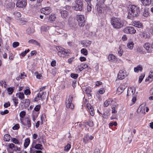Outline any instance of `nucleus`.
Returning <instances> with one entry per match:
<instances>
[{"mask_svg": "<svg viewBox=\"0 0 153 153\" xmlns=\"http://www.w3.org/2000/svg\"><path fill=\"white\" fill-rule=\"evenodd\" d=\"M140 12L139 7L136 5H133L130 6L128 10V17L132 19L134 17L138 16Z\"/></svg>", "mask_w": 153, "mask_h": 153, "instance_id": "1", "label": "nucleus"}, {"mask_svg": "<svg viewBox=\"0 0 153 153\" xmlns=\"http://www.w3.org/2000/svg\"><path fill=\"white\" fill-rule=\"evenodd\" d=\"M110 22L114 28L120 29L124 26V21L115 17H113L111 18Z\"/></svg>", "mask_w": 153, "mask_h": 153, "instance_id": "2", "label": "nucleus"}, {"mask_svg": "<svg viewBox=\"0 0 153 153\" xmlns=\"http://www.w3.org/2000/svg\"><path fill=\"white\" fill-rule=\"evenodd\" d=\"M75 5L74 6V9L76 11H82L83 7V4L82 0H76Z\"/></svg>", "mask_w": 153, "mask_h": 153, "instance_id": "3", "label": "nucleus"}, {"mask_svg": "<svg viewBox=\"0 0 153 153\" xmlns=\"http://www.w3.org/2000/svg\"><path fill=\"white\" fill-rule=\"evenodd\" d=\"M78 22L79 25L80 27H83L85 24V17L83 15H77L76 17Z\"/></svg>", "mask_w": 153, "mask_h": 153, "instance_id": "4", "label": "nucleus"}, {"mask_svg": "<svg viewBox=\"0 0 153 153\" xmlns=\"http://www.w3.org/2000/svg\"><path fill=\"white\" fill-rule=\"evenodd\" d=\"M73 98V95H70L69 96L68 98L66 100L65 104L67 108H70L72 109L74 108V105L72 103Z\"/></svg>", "mask_w": 153, "mask_h": 153, "instance_id": "5", "label": "nucleus"}, {"mask_svg": "<svg viewBox=\"0 0 153 153\" xmlns=\"http://www.w3.org/2000/svg\"><path fill=\"white\" fill-rule=\"evenodd\" d=\"M123 31L126 33L133 34L136 32V30L132 27H127L124 28Z\"/></svg>", "mask_w": 153, "mask_h": 153, "instance_id": "6", "label": "nucleus"}, {"mask_svg": "<svg viewBox=\"0 0 153 153\" xmlns=\"http://www.w3.org/2000/svg\"><path fill=\"white\" fill-rule=\"evenodd\" d=\"M26 4V0H18L16 6L19 7H25Z\"/></svg>", "mask_w": 153, "mask_h": 153, "instance_id": "7", "label": "nucleus"}, {"mask_svg": "<svg viewBox=\"0 0 153 153\" xmlns=\"http://www.w3.org/2000/svg\"><path fill=\"white\" fill-rule=\"evenodd\" d=\"M61 17L63 19H66L69 15L68 11L65 10H59Z\"/></svg>", "mask_w": 153, "mask_h": 153, "instance_id": "8", "label": "nucleus"}, {"mask_svg": "<svg viewBox=\"0 0 153 153\" xmlns=\"http://www.w3.org/2000/svg\"><path fill=\"white\" fill-rule=\"evenodd\" d=\"M141 38L146 39H149L150 37V33L145 31L141 32L139 34Z\"/></svg>", "mask_w": 153, "mask_h": 153, "instance_id": "9", "label": "nucleus"}, {"mask_svg": "<svg viewBox=\"0 0 153 153\" xmlns=\"http://www.w3.org/2000/svg\"><path fill=\"white\" fill-rule=\"evenodd\" d=\"M20 148L15 146L13 143H10V153H13V152L20 151Z\"/></svg>", "mask_w": 153, "mask_h": 153, "instance_id": "10", "label": "nucleus"}, {"mask_svg": "<svg viewBox=\"0 0 153 153\" xmlns=\"http://www.w3.org/2000/svg\"><path fill=\"white\" fill-rule=\"evenodd\" d=\"M150 44L149 43H146L143 45L144 48L149 53H151L152 51V49H153L151 46H150Z\"/></svg>", "mask_w": 153, "mask_h": 153, "instance_id": "11", "label": "nucleus"}, {"mask_svg": "<svg viewBox=\"0 0 153 153\" xmlns=\"http://www.w3.org/2000/svg\"><path fill=\"white\" fill-rule=\"evenodd\" d=\"M34 143V144H35V142H33V145L32 146V148H30V152H32V148H35L37 149H42L43 147L42 146V145L39 144H37L36 145H35L34 147L33 144Z\"/></svg>", "mask_w": 153, "mask_h": 153, "instance_id": "12", "label": "nucleus"}, {"mask_svg": "<svg viewBox=\"0 0 153 153\" xmlns=\"http://www.w3.org/2000/svg\"><path fill=\"white\" fill-rule=\"evenodd\" d=\"M126 75L125 72L122 70H120L117 76V78L120 79H122L125 78Z\"/></svg>", "mask_w": 153, "mask_h": 153, "instance_id": "13", "label": "nucleus"}, {"mask_svg": "<svg viewBox=\"0 0 153 153\" xmlns=\"http://www.w3.org/2000/svg\"><path fill=\"white\" fill-rule=\"evenodd\" d=\"M108 60L111 62H114L117 61L116 57L113 54H109L108 56Z\"/></svg>", "mask_w": 153, "mask_h": 153, "instance_id": "14", "label": "nucleus"}, {"mask_svg": "<svg viewBox=\"0 0 153 153\" xmlns=\"http://www.w3.org/2000/svg\"><path fill=\"white\" fill-rule=\"evenodd\" d=\"M125 88L124 85H121L119 86L117 90V92L118 94L122 93L125 89Z\"/></svg>", "mask_w": 153, "mask_h": 153, "instance_id": "15", "label": "nucleus"}, {"mask_svg": "<svg viewBox=\"0 0 153 153\" xmlns=\"http://www.w3.org/2000/svg\"><path fill=\"white\" fill-rule=\"evenodd\" d=\"M93 138L92 136H89L88 135H86L83 138L84 142L86 143L89 140H91Z\"/></svg>", "mask_w": 153, "mask_h": 153, "instance_id": "16", "label": "nucleus"}, {"mask_svg": "<svg viewBox=\"0 0 153 153\" xmlns=\"http://www.w3.org/2000/svg\"><path fill=\"white\" fill-rule=\"evenodd\" d=\"M28 43L30 44H32L36 45L38 46L39 47L40 46V45L39 43L36 40L33 39H30L28 41Z\"/></svg>", "mask_w": 153, "mask_h": 153, "instance_id": "17", "label": "nucleus"}, {"mask_svg": "<svg viewBox=\"0 0 153 153\" xmlns=\"http://www.w3.org/2000/svg\"><path fill=\"white\" fill-rule=\"evenodd\" d=\"M141 1L143 5L147 6L151 4V0H141Z\"/></svg>", "mask_w": 153, "mask_h": 153, "instance_id": "18", "label": "nucleus"}, {"mask_svg": "<svg viewBox=\"0 0 153 153\" xmlns=\"http://www.w3.org/2000/svg\"><path fill=\"white\" fill-rule=\"evenodd\" d=\"M135 90L132 89L131 87L128 88L127 91V96L133 95L135 93Z\"/></svg>", "mask_w": 153, "mask_h": 153, "instance_id": "19", "label": "nucleus"}, {"mask_svg": "<svg viewBox=\"0 0 153 153\" xmlns=\"http://www.w3.org/2000/svg\"><path fill=\"white\" fill-rule=\"evenodd\" d=\"M134 26L139 28H143V26L142 24L140 22H135L134 23Z\"/></svg>", "mask_w": 153, "mask_h": 153, "instance_id": "20", "label": "nucleus"}, {"mask_svg": "<svg viewBox=\"0 0 153 153\" xmlns=\"http://www.w3.org/2000/svg\"><path fill=\"white\" fill-rule=\"evenodd\" d=\"M65 49L63 50L62 51H61L60 52H58V55L60 57H64L66 56V54L68 53V52H67L65 51Z\"/></svg>", "mask_w": 153, "mask_h": 153, "instance_id": "21", "label": "nucleus"}, {"mask_svg": "<svg viewBox=\"0 0 153 153\" xmlns=\"http://www.w3.org/2000/svg\"><path fill=\"white\" fill-rule=\"evenodd\" d=\"M142 70L143 68L140 65H138L137 67H135L134 69V72L137 73H138L139 71H142Z\"/></svg>", "mask_w": 153, "mask_h": 153, "instance_id": "22", "label": "nucleus"}, {"mask_svg": "<svg viewBox=\"0 0 153 153\" xmlns=\"http://www.w3.org/2000/svg\"><path fill=\"white\" fill-rule=\"evenodd\" d=\"M41 94V93H38V94L36 97L34 99L35 101H36L39 100L41 98L42 100H43L45 99V98H44V97H42V94Z\"/></svg>", "mask_w": 153, "mask_h": 153, "instance_id": "23", "label": "nucleus"}, {"mask_svg": "<svg viewBox=\"0 0 153 153\" xmlns=\"http://www.w3.org/2000/svg\"><path fill=\"white\" fill-rule=\"evenodd\" d=\"M149 15V12L148 8H145L143 10V15L145 17H148Z\"/></svg>", "mask_w": 153, "mask_h": 153, "instance_id": "24", "label": "nucleus"}, {"mask_svg": "<svg viewBox=\"0 0 153 153\" xmlns=\"http://www.w3.org/2000/svg\"><path fill=\"white\" fill-rule=\"evenodd\" d=\"M96 7H97V10L99 13H102L103 12V8L101 6L100 4H98L96 6Z\"/></svg>", "mask_w": 153, "mask_h": 153, "instance_id": "25", "label": "nucleus"}, {"mask_svg": "<svg viewBox=\"0 0 153 153\" xmlns=\"http://www.w3.org/2000/svg\"><path fill=\"white\" fill-rule=\"evenodd\" d=\"M134 44L133 42H129L127 44V46L128 48L131 50L133 49Z\"/></svg>", "mask_w": 153, "mask_h": 153, "instance_id": "26", "label": "nucleus"}, {"mask_svg": "<svg viewBox=\"0 0 153 153\" xmlns=\"http://www.w3.org/2000/svg\"><path fill=\"white\" fill-rule=\"evenodd\" d=\"M16 95L22 100L24 99V95L23 92H19L17 93Z\"/></svg>", "mask_w": 153, "mask_h": 153, "instance_id": "27", "label": "nucleus"}, {"mask_svg": "<svg viewBox=\"0 0 153 153\" xmlns=\"http://www.w3.org/2000/svg\"><path fill=\"white\" fill-rule=\"evenodd\" d=\"M65 23H62L61 22H57L56 25V27H58L60 28H63L64 25Z\"/></svg>", "mask_w": 153, "mask_h": 153, "instance_id": "28", "label": "nucleus"}, {"mask_svg": "<svg viewBox=\"0 0 153 153\" xmlns=\"http://www.w3.org/2000/svg\"><path fill=\"white\" fill-rule=\"evenodd\" d=\"M30 140L28 138H26L25 140L24 144V146L25 148H27L29 145L30 143Z\"/></svg>", "mask_w": 153, "mask_h": 153, "instance_id": "29", "label": "nucleus"}, {"mask_svg": "<svg viewBox=\"0 0 153 153\" xmlns=\"http://www.w3.org/2000/svg\"><path fill=\"white\" fill-rule=\"evenodd\" d=\"M27 33L30 34L35 32V30L33 28L29 27L27 30Z\"/></svg>", "mask_w": 153, "mask_h": 153, "instance_id": "30", "label": "nucleus"}, {"mask_svg": "<svg viewBox=\"0 0 153 153\" xmlns=\"http://www.w3.org/2000/svg\"><path fill=\"white\" fill-rule=\"evenodd\" d=\"M49 29V27L46 25L42 26L41 27L42 30L43 31H47Z\"/></svg>", "mask_w": 153, "mask_h": 153, "instance_id": "31", "label": "nucleus"}, {"mask_svg": "<svg viewBox=\"0 0 153 153\" xmlns=\"http://www.w3.org/2000/svg\"><path fill=\"white\" fill-rule=\"evenodd\" d=\"M4 140L6 142H9L10 141V135L5 134L4 136Z\"/></svg>", "mask_w": 153, "mask_h": 153, "instance_id": "32", "label": "nucleus"}, {"mask_svg": "<svg viewBox=\"0 0 153 153\" xmlns=\"http://www.w3.org/2000/svg\"><path fill=\"white\" fill-rule=\"evenodd\" d=\"M87 107L90 111V114L92 116H94V109L91 106H88V105Z\"/></svg>", "mask_w": 153, "mask_h": 153, "instance_id": "33", "label": "nucleus"}, {"mask_svg": "<svg viewBox=\"0 0 153 153\" xmlns=\"http://www.w3.org/2000/svg\"><path fill=\"white\" fill-rule=\"evenodd\" d=\"M41 1H39L37 0V3L36 4H35L34 7L37 8H40L41 7Z\"/></svg>", "mask_w": 153, "mask_h": 153, "instance_id": "34", "label": "nucleus"}, {"mask_svg": "<svg viewBox=\"0 0 153 153\" xmlns=\"http://www.w3.org/2000/svg\"><path fill=\"white\" fill-rule=\"evenodd\" d=\"M11 141L15 144H19V141L16 138L11 137Z\"/></svg>", "mask_w": 153, "mask_h": 153, "instance_id": "35", "label": "nucleus"}, {"mask_svg": "<svg viewBox=\"0 0 153 153\" xmlns=\"http://www.w3.org/2000/svg\"><path fill=\"white\" fill-rule=\"evenodd\" d=\"M14 15L16 18H19L21 16V15L20 13L18 12L15 11L13 13Z\"/></svg>", "mask_w": 153, "mask_h": 153, "instance_id": "36", "label": "nucleus"}, {"mask_svg": "<svg viewBox=\"0 0 153 153\" xmlns=\"http://www.w3.org/2000/svg\"><path fill=\"white\" fill-rule=\"evenodd\" d=\"M81 53L85 55H87L88 54V51L85 48H83L81 50Z\"/></svg>", "mask_w": 153, "mask_h": 153, "instance_id": "37", "label": "nucleus"}, {"mask_svg": "<svg viewBox=\"0 0 153 153\" xmlns=\"http://www.w3.org/2000/svg\"><path fill=\"white\" fill-rule=\"evenodd\" d=\"M30 103V101L29 99H26L25 100V106L26 107L29 106Z\"/></svg>", "mask_w": 153, "mask_h": 153, "instance_id": "38", "label": "nucleus"}, {"mask_svg": "<svg viewBox=\"0 0 153 153\" xmlns=\"http://www.w3.org/2000/svg\"><path fill=\"white\" fill-rule=\"evenodd\" d=\"M26 122L27 123L23 124L25 126L27 125L28 128H29L31 126L30 120L29 119H27Z\"/></svg>", "mask_w": 153, "mask_h": 153, "instance_id": "39", "label": "nucleus"}, {"mask_svg": "<svg viewBox=\"0 0 153 153\" xmlns=\"http://www.w3.org/2000/svg\"><path fill=\"white\" fill-rule=\"evenodd\" d=\"M86 123L90 127H92L94 125L93 122L91 120H89L88 122H86Z\"/></svg>", "mask_w": 153, "mask_h": 153, "instance_id": "40", "label": "nucleus"}, {"mask_svg": "<svg viewBox=\"0 0 153 153\" xmlns=\"http://www.w3.org/2000/svg\"><path fill=\"white\" fill-rule=\"evenodd\" d=\"M56 18L54 16V14L53 15L52 14L50 15L48 17L49 20L51 21H53L55 20V19Z\"/></svg>", "mask_w": 153, "mask_h": 153, "instance_id": "41", "label": "nucleus"}, {"mask_svg": "<svg viewBox=\"0 0 153 153\" xmlns=\"http://www.w3.org/2000/svg\"><path fill=\"white\" fill-rule=\"evenodd\" d=\"M25 73L23 72V73H21L20 74V75H19L18 77H17L16 78L17 80L19 79V78L20 79H23L24 78V76L26 77V75L24 74Z\"/></svg>", "mask_w": 153, "mask_h": 153, "instance_id": "42", "label": "nucleus"}, {"mask_svg": "<svg viewBox=\"0 0 153 153\" xmlns=\"http://www.w3.org/2000/svg\"><path fill=\"white\" fill-rule=\"evenodd\" d=\"M87 3L88 5L87 6V10L88 11H90L92 9L91 5L90 2L89 3Z\"/></svg>", "mask_w": 153, "mask_h": 153, "instance_id": "43", "label": "nucleus"}, {"mask_svg": "<svg viewBox=\"0 0 153 153\" xmlns=\"http://www.w3.org/2000/svg\"><path fill=\"white\" fill-rule=\"evenodd\" d=\"M78 75L76 74L72 73L71 74V78L75 79H76L78 77Z\"/></svg>", "mask_w": 153, "mask_h": 153, "instance_id": "44", "label": "nucleus"}, {"mask_svg": "<svg viewBox=\"0 0 153 153\" xmlns=\"http://www.w3.org/2000/svg\"><path fill=\"white\" fill-rule=\"evenodd\" d=\"M19 124H16L13 127L12 129L14 130H18L19 128Z\"/></svg>", "mask_w": 153, "mask_h": 153, "instance_id": "45", "label": "nucleus"}, {"mask_svg": "<svg viewBox=\"0 0 153 153\" xmlns=\"http://www.w3.org/2000/svg\"><path fill=\"white\" fill-rule=\"evenodd\" d=\"M137 51L140 54H144V51L141 48L138 47L137 49Z\"/></svg>", "mask_w": 153, "mask_h": 153, "instance_id": "46", "label": "nucleus"}, {"mask_svg": "<svg viewBox=\"0 0 153 153\" xmlns=\"http://www.w3.org/2000/svg\"><path fill=\"white\" fill-rule=\"evenodd\" d=\"M0 85L4 88H6L7 85L6 84V82L3 81H0Z\"/></svg>", "mask_w": 153, "mask_h": 153, "instance_id": "47", "label": "nucleus"}, {"mask_svg": "<svg viewBox=\"0 0 153 153\" xmlns=\"http://www.w3.org/2000/svg\"><path fill=\"white\" fill-rule=\"evenodd\" d=\"M13 100L14 103V105L15 106H17L18 103V99L16 97H13Z\"/></svg>", "mask_w": 153, "mask_h": 153, "instance_id": "48", "label": "nucleus"}, {"mask_svg": "<svg viewBox=\"0 0 153 153\" xmlns=\"http://www.w3.org/2000/svg\"><path fill=\"white\" fill-rule=\"evenodd\" d=\"M30 51V50L29 49H28L27 50H26L25 51L22 52V53H21L20 54V55L22 56H24L28 52Z\"/></svg>", "mask_w": 153, "mask_h": 153, "instance_id": "49", "label": "nucleus"}, {"mask_svg": "<svg viewBox=\"0 0 153 153\" xmlns=\"http://www.w3.org/2000/svg\"><path fill=\"white\" fill-rule=\"evenodd\" d=\"M26 115L25 111H21L20 114V116L21 118H23Z\"/></svg>", "mask_w": 153, "mask_h": 153, "instance_id": "50", "label": "nucleus"}, {"mask_svg": "<svg viewBox=\"0 0 153 153\" xmlns=\"http://www.w3.org/2000/svg\"><path fill=\"white\" fill-rule=\"evenodd\" d=\"M71 145L70 144H68L65 147L64 150L66 151H68L71 148Z\"/></svg>", "mask_w": 153, "mask_h": 153, "instance_id": "51", "label": "nucleus"}, {"mask_svg": "<svg viewBox=\"0 0 153 153\" xmlns=\"http://www.w3.org/2000/svg\"><path fill=\"white\" fill-rule=\"evenodd\" d=\"M19 45V43L17 42H14L13 44V46L14 48H16Z\"/></svg>", "mask_w": 153, "mask_h": 153, "instance_id": "52", "label": "nucleus"}, {"mask_svg": "<svg viewBox=\"0 0 153 153\" xmlns=\"http://www.w3.org/2000/svg\"><path fill=\"white\" fill-rule=\"evenodd\" d=\"M40 107L41 106L40 105H37L35 106L34 110L36 111H38L40 110Z\"/></svg>", "mask_w": 153, "mask_h": 153, "instance_id": "53", "label": "nucleus"}, {"mask_svg": "<svg viewBox=\"0 0 153 153\" xmlns=\"http://www.w3.org/2000/svg\"><path fill=\"white\" fill-rule=\"evenodd\" d=\"M24 93L26 95H30V91L29 89H26L24 91Z\"/></svg>", "mask_w": 153, "mask_h": 153, "instance_id": "54", "label": "nucleus"}, {"mask_svg": "<svg viewBox=\"0 0 153 153\" xmlns=\"http://www.w3.org/2000/svg\"><path fill=\"white\" fill-rule=\"evenodd\" d=\"M145 76V75L143 74V75H141L139 77V79L138 82L139 83H140L143 80V78Z\"/></svg>", "mask_w": 153, "mask_h": 153, "instance_id": "55", "label": "nucleus"}, {"mask_svg": "<svg viewBox=\"0 0 153 153\" xmlns=\"http://www.w3.org/2000/svg\"><path fill=\"white\" fill-rule=\"evenodd\" d=\"M56 48L57 50L58 51V52H61L60 51H62L63 50H64L65 49L63 48H62L59 47L58 46H56Z\"/></svg>", "mask_w": 153, "mask_h": 153, "instance_id": "56", "label": "nucleus"}, {"mask_svg": "<svg viewBox=\"0 0 153 153\" xmlns=\"http://www.w3.org/2000/svg\"><path fill=\"white\" fill-rule=\"evenodd\" d=\"M105 92L104 88H101L100 89L99 91V92L100 94H102Z\"/></svg>", "mask_w": 153, "mask_h": 153, "instance_id": "57", "label": "nucleus"}, {"mask_svg": "<svg viewBox=\"0 0 153 153\" xmlns=\"http://www.w3.org/2000/svg\"><path fill=\"white\" fill-rule=\"evenodd\" d=\"M51 13L50 10H47L44 11H43L42 13L45 14V15H47Z\"/></svg>", "mask_w": 153, "mask_h": 153, "instance_id": "58", "label": "nucleus"}, {"mask_svg": "<svg viewBox=\"0 0 153 153\" xmlns=\"http://www.w3.org/2000/svg\"><path fill=\"white\" fill-rule=\"evenodd\" d=\"M97 1L98 4H100V5L104 3L105 0H96Z\"/></svg>", "mask_w": 153, "mask_h": 153, "instance_id": "59", "label": "nucleus"}, {"mask_svg": "<svg viewBox=\"0 0 153 153\" xmlns=\"http://www.w3.org/2000/svg\"><path fill=\"white\" fill-rule=\"evenodd\" d=\"M9 112V111L7 110H5L3 111H1V114L2 115H4L6 114H7Z\"/></svg>", "mask_w": 153, "mask_h": 153, "instance_id": "60", "label": "nucleus"}, {"mask_svg": "<svg viewBox=\"0 0 153 153\" xmlns=\"http://www.w3.org/2000/svg\"><path fill=\"white\" fill-rule=\"evenodd\" d=\"M127 36L126 35H124L122 36V39L123 41H125L127 40Z\"/></svg>", "mask_w": 153, "mask_h": 153, "instance_id": "61", "label": "nucleus"}, {"mask_svg": "<svg viewBox=\"0 0 153 153\" xmlns=\"http://www.w3.org/2000/svg\"><path fill=\"white\" fill-rule=\"evenodd\" d=\"M77 68H78L80 71H81L84 69V68H83L82 66V65H78Z\"/></svg>", "mask_w": 153, "mask_h": 153, "instance_id": "62", "label": "nucleus"}, {"mask_svg": "<svg viewBox=\"0 0 153 153\" xmlns=\"http://www.w3.org/2000/svg\"><path fill=\"white\" fill-rule=\"evenodd\" d=\"M74 59V57H72V58L69 59L68 60V63L69 64H71L72 61Z\"/></svg>", "mask_w": 153, "mask_h": 153, "instance_id": "63", "label": "nucleus"}, {"mask_svg": "<svg viewBox=\"0 0 153 153\" xmlns=\"http://www.w3.org/2000/svg\"><path fill=\"white\" fill-rule=\"evenodd\" d=\"M81 65H82V68H84V69L88 67V65L87 64L84 63H82V64H81Z\"/></svg>", "mask_w": 153, "mask_h": 153, "instance_id": "64", "label": "nucleus"}]
</instances>
